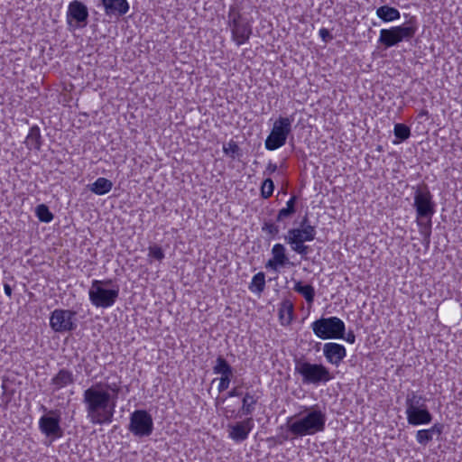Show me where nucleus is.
<instances>
[{
    "label": "nucleus",
    "mask_w": 462,
    "mask_h": 462,
    "mask_svg": "<svg viewBox=\"0 0 462 462\" xmlns=\"http://www.w3.org/2000/svg\"><path fill=\"white\" fill-rule=\"evenodd\" d=\"M121 383L119 376L110 375L83 392L82 403L90 423L106 425L113 421Z\"/></svg>",
    "instance_id": "1"
},
{
    "label": "nucleus",
    "mask_w": 462,
    "mask_h": 462,
    "mask_svg": "<svg viewBox=\"0 0 462 462\" xmlns=\"http://www.w3.org/2000/svg\"><path fill=\"white\" fill-rule=\"evenodd\" d=\"M412 189L414 190L413 208L416 211L415 221L424 244L428 245L430 242L431 219L436 211V204L427 184L422 183Z\"/></svg>",
    "instance_id": "2"
},
{
    "label": "nucleus",
    "mask_w": 462,
    "mask_h": 462,
    "mask_svg": "<svg viewBox=\"0 0 462 462\" xmlns=\"http://www.w3.org/2000/svg\"><path fill=\"white\" fill-rule=\"evenodd\" d=\"M326 420L324 412L320 410H313L297 420L289 418L286 426L293 438H299L323 431Z\"/></svg>",
    "instance_id": "3"
},
{
    "label": "nucleus",
    "mask_w": 462,
    "mask_h": 462,
    "mask_svg": "<svg viewBox=\"0 0 462 462\" xmlns=\"http://www.w3.org/2000/svg\"><path fill=\"white\" fill-rule=\"evenodd\" d=\"M294 371L301 377L303 384L319 385L331 381L334 377L329 369L322 364H312L303 356L294 359Z\"/></svg>",
    "instance_id": "4"
},
{
    "label": "nucleus",
    "mask_w": 462,
    "mask_h": 462,
    "mask_svg": "<svg viewBox=\"0 0 462 462\" xmlns=\"http://www.w3.org/2000/svg\"><path fill=\"white\" fill-rule=\"evenodd\" d=\"M418 24L415 17H411L405 24L393 26L390 29H382L378 42L386 49L397 45L402 42L411 41L416 34Z\"/></svg>",
    "instance_id": "5"
},
{
    "label": "nucleus",
    "mask_w": 462,
    "mask_h": 462,
    "mask_svg": "<svg viewBox=\"0 0 462 462\" xmlns=\"http://www.w3.org/2000/svg\"><path fill=\"white\" fill-rule=\"evenodd\" d=\"M111 280H93L88 291L89 300L97 308L106 309L115 304L119 296V286L115 285L110 289L106 287L112 285Z\"/></svg>",
    "instance_id": "6"
},
{
    "label": "nucleus",
    "mask_w": 462,
    "mask_h": 462,
    "mask_svg": "<svg viewBox=\"0 0 462 462\" xmlns=\"http://www.w3.org/2000/svg\"><path fill=\"white\" fill-rule=\"evenodd\" d=\"M310 328L315 336L320 339L343 338L346 326L337 317L320 318L311 323Z\"/></svg>",
    "instance_id": "7"
},
{
    "label": "nucleus",
    "mask_w": 462,
    "mask_h": 462,
    "mask_svg": "<svg viewBox=\"0 0 462 462\" xmlns=\"http://www.w3.org/2000/svg\"><path fill=\"white\" fill-rule=\"evenodd\" d=\"M228 25L231 29L232 39L238 46L249 40L252 34V26L233 5L229 7L228 11Z\"/></svg>",
    "instance_id": "8"
},
{
    "label": "nucleus",
    "mask_w": 462,
    "mask_h": 462,
    "mask_svg": "<svg viewBox=\"0 0 462 462\" xmlns=\"http://www.w3.org/2000/svg\"><path fill=\"white\" fill-rule=\"evenodd\" d=\"M41 409L45 412L39 420V430L41 432L46 438L51 439V441L61 438L63 436V430L60 426V411L48 410L43 405H42Z\"/></svg>",
    "instance_id": "9"
},
{
    "label": "nucleus",
    "mask_w": 462,
    "mask_h": 462,
    "mask_svg": "<svg viewBox=\"0 0 462 462\" xmlns=\"http://www.w3.org/2000/svg\"><path fill=\"white\" fill-rule=\"evenodd\" d=\"M292 119L280 116L273 124V127L265 140V148L274 151L286 143L288 135L291 132Z\"/></svg>",
    "instance_id": "10"
},
{
    "label": "nucleus",
    "mask_w": 462,
    "mask_h": 462,
    "mask_svg": "<svg viewBox=\"0 0 462 462\" xmlns=\"http://www.w3.org/2000/svg\"><path fill=\"white\" fill-rule=\"evenodd\" d=\"M128 430L137 438L149 437L153 431L152 415L145 410H136L130 415Z\"/></svg>",
    "instance_id": "11"
},
{
    "label": "nucleus",
    "mask_w": 462,
    "mask_h": 462,
    "mask_svg": "<svg viewBox=\"0 0 462 462\" xmlns=\"http://www.w3.org/2000/svg\"><path fill=\"white\" fill-rule=\"evenodd\" d=\"M76 311L56 309L51 313L50 326L58 333L70 332L77 328Z\"/></svg>",
    "instance_id": "12"
},
{
    "label": "nucleus",
    "mask_w": 462,
    "mask_h": 462,
    "mask_svg": "<svg viewBox=\"0 0 462 462\" xmlns=\"http://www.w3.org/2000/svg\"><path fill=\"white\" fill-rule=\"evenodd\" d=\"M88 10L85 4L79 0L69 3L67 11V23L73 28H83L87 26Z\"/></svg>",
    "instance_id": "13"
},
{
    "label": "nucleus",
    "mask_w": 462,
    "mask_h": 462,
    "mask_svg": "<svg viewBox=\"0 0 462 462\" xmlns=\"http://www.w3.org/2000/svg\"><path fill=\"white\" fill-rule=\"evenodd\" d=\"M316 236L314 226H308L304 228H291L284 236V240L291 246L313 241Z\"/></svg>",
    "instance_id": "14"
},
{
    "label": "nucleus",
    "mask_w": 462,
    "mask_h": 462,
    "mask_svg": "<svg viewBox=\"0 0 462 462\" xmlns=\"http://www.w3.org/2000/svg\"><path fill=\"white\" fill-rule=\"evenodd\" d=\"M253 428L254 420L252 417H248L236 424L228 425V437L236 443L243 442L248 438Z\"/></svg>",
    "instance_id": "15"
},
{
    "label": "nucleus",
    "mask_w": 462,
    "mask_h": 462,
    "mask_svg": "<svg viewBox=\"0 0 462 462\" xmlns=\"http://www.w3.org/2000/svg\"><path fill=\"white\" fill-rule=\"evenodd\" d=\"M323 355L328 363L338 366L346 356V350L343 345L329 342L323 346Z\"/></svg>",
    "instance_id": "16"
},
{
    "label": "nucleus",
    "mask_w": 462,
    "mask_h": 462,
    "mask_svg": "<svg viewBox=\"0 0 462 462\" xmlns=\"http://www.w3.org/2000/svg\"><path fill=\"white\" fill-rule=\"evenodd\" d=\"M104 11L108 17H121L129 11L127 0H101Z\"/></svg>",
    "instance_id": "17"
},
{
    "label": "nucleus",
    "mask_w": 462,
    "mask_h": 462,
    "mask_svg": "<svg viewBox=\"0 0 462 462\" xmlns=\"http://www.w3.org/2000/svg\"><path fill=\"white\" fill-rule=\"evenodd\" d=\"M273 257L266 263L265 267L276 271L278 267L291 264L286 255V248L282 244H275L272 248Z\"/></svg>",
    "instance_id": "18"
},
{
    "label": "nucleus",
    "mask_w": 462,
    "mask_h": 462,
    "mask_svg": "<svg viewBox=\"0 0 462 462\" xmlns=\"http://www.w3.org/2000/svg\"><path fill=\"white\" fill-rule=\"evenodd\" d=\"M75 383L73 373L68 369H60L51 380L52 392H58L60 389L71 385Z\"/></svg>",
    "instance_id": "19"
},
{
    "label": "nucleus",
    "mask_w": 462,
    "mask_h": 462,
    "mask_svg": "<svg viewBox=\"0 0 462 462\" xmlns=\"http://www.w3.org/2000/svg\"><path fill=\"white\" fill-rule=\"evenodd\" d=\"M405 413L408 423L412 426L429 424L432 420V415L429 411L428 407L413 410Z\"/></svg>",
    "instance_id": "20"
},
{
    "label": "nucleus",
    "mask_w": 462,
    "mask_h": 462,
    "mask_svg": "<svg viewBox=\"0 0 462 462\" xmlns=\"http://www.w3.org/2000/svg\"><path fill=\"white\" fill-rule=\"evenodd\" d=\"M279 320L282 326L287 327L291 324L294 318V305L289 299H283L279 305Z\"/></svg>",
    "instance_id": "21"
},
{
    "label": "nucleus",
    "mask_w": 462,
    "mask_h": 462,
    "mask_svg": "<svg viewBox=\"0 0 462 462\" xmlns=\"http://www.w3.org/2000/svg\"><path fill=\"white\" fill-rule=\"evenodd\" d=\"M24 143L30 150L39 151L42 147V135L38 125H33L30 128L29 133L25 138Z\"/></svg>",
    "instance_id": "22"
},
{
    "label": "nucleus",
    "mask_w": 462,
    "mask_h": 462,
    "mask_svg": "<svg viewBox=\"0 0 462 462\" xmlns=\"http://www.w3.org/2000/svg\"><path fill=\"white\" fill-rule=\"evenodd\" d=\"M258 397L252 392H246L242 399V407L239 411L241 415H252L255 410Z\"/></svg>",
    "instance_id": "23"
},
{
    "label": "nucleus",
    "mask_w": 462,
    "mask_h": 462,
    "mask_svg": "<svg viewBox=\"0 0 462 462\" xmlns=\"http://www.w3.org/2000/svg\"><path fill=\"white\" fill-rule=\"evenodd\" d=\"M405 406V412L427 407L426 398L418 394L416 392H411L406 396Z\"/></svg>",
    "instance_id": "24"
},
{
    "label": "nucleus",
    "mask_w": 462,
    "mask_h": 462,
    "mask_svg": "<svg viewBox=\"0 0 462 462\" xmlns=\"http://www.w3.org/2000/svg\"><path fill=\"white\" fill-rule=\"evenodd\" d=\"M376 15L385 23L398 20L401 14L398 9L389 5H382L376 9Z\"/></svg>",
    "instance_id": "25"
},
{
    "label": "nucleus",
    "mask_w": 462,
    "mask_h": 462,
    "mask_svg": "<svg viewBox=\"0 0 462 462\" xmlns=\"http://www.w3.org/2000/svg\"><path fill=\"white\" fill-rule=\"evenodd\" d=\"M113 188V182L106 178L99 177L89 186V190L97 195H105Z\"/></svg>",
    "instance_id": "26"
},
{
    "label": "nucleus",
    "mask_w": 462,
    "mask_h": 462,
    "mask_svg": "<svg viewBox=\"0 0 462 462\" xmlns=\"http://www.w3.org/2000/svg\"><path fill=\"white\" fill-rule=\"evenodd\" d=\"M293 290L302 295L308 304H312L315 298V289L312 285H303L301 282H296Z\"/></svg>",
    "instance_id": "27"
},
{
    "label": "nucleus",
    "mask_w": 462,
    "mask_h": 462,
    "mask_svg": "<svg viewBox=\"0 0 462 462\" xmlns=\"http://www.w3.org/2000/svg\"><path fill=\"white\" fill-rule=\"evenodd\" d=\"M213 373L221 376H233V368L222 356H219L213 366Z\"/></svg>",
    "instance_id": "28"
},
{
    "label": "nucleus",
    "mask_w": 462,
    "mask_h": 462,
    "mask_svg": "<svg viewBox=\"0 0 462 462\" xmlns=\"http://www.w3.org/2000/svg\"><path fill=\"white\" fill-rule=\"evenodd\" d=\"M248 289L260 295L265 289V274L263 272H259L254 275L252 282H250Z\"/></svg>",
    "instance_id": "29"
},
{
    "label": "nucleus",
    "mask_w": 462,
    "mask_h": 462,
    "mask_svg": "<svg viewBox=\"0 0 462 462\" xmlns=\"http://www.w3.org/2000/svg\"><path fill=\"white\" fill-rule=\"evenodd\" d=\"M35 215L38 219L44 223L52 221L54 216L45 204H40L35 208Z\"/></svg>",
    "instance_id": "30"
},
{
    "label": "nucleus",
    "mask_w": 462,
    "mask_h": 462,
    "mask_svg": "<svg viewBox=\"0 0 462 462\" xmlns=\"http://www.w3.org/2000/svg\"><path fill=\"white\" fill-rule=\"evenodd\" d=\"M394 135L399 141H394V143H398L402 141L407 140L411 135V129L408 125L404 124H396L394 125Z\"/></svg>",
    "instance_id": "31"
},
{
    "label": "nucleus",
    "mask_w": 462,
    "mask_h": 462,
    "mask_svg": "<svg viewBox=\"0 0 462 462\" xmlns=\"http://www.w3.org/2000/svg\"><path fill=\"white\" fill-rule=\"evenodd\" d=\"M223 152L232 159L239 158L242 155L240 147L233 140L229 141L226 144H224Z\"/></svg>",
    "instance_id": "32"
},
{
    "label": "nucleus",
    "mask_w": 462,
    "mask_h": 462,
    "mask_svg": "<svg viewBox=\"0 0 462 462\" xmlns=\"http://www.w3.org/2000/svg\"><path fill=\"white\" fill-rule=\"evenodd\" d=\"M262 231L270 236V237L274 238L280 233L279 226L272 221H264L262 226Z\"/></svg>",
    "instance_id": "33"
},
{
    "label": "nucleus",
    "mask_w": 462,
    "mask_h": 462,
    "mask_svg": "<svg viewBox=\"0 0 462 462\" xmlns=\"http://www.w3.org/2000/svg\"><path fill=\"white\" fill-rule=\"evenodd\" d=\"M273 189H274L273 181L270 178H267L263 180V182L261 186V196L263 199H268L273 195Z\"/></svg>",
    "instance_id": "34"
},
{
    "label": "nucleus",
    "mask_w": 462,
    "mask_h": 462,
    "mask_svg": "<svg viewBox=\"0 0 462 462\" xmlns=\"http://www.w3.org/2000/svg\"><path fill=\"white\" fill-rule=\"evenodd\" d=\"M148 251V256L158 261H162L165 256L162 248L157 245L149 246Z\"/></svg>",
    "instance_id": "35"
},
{
    "label": "nucleus",
    "mask_w": 462,
    "mask_h": 462,
    "mask_svg": "<svg viewBox=\"0 0 462 462\" xmlns=\"http://www.w3.org/2000/svg\"><path fill=\"white\" fill-rule=\"evenodd\" d=\"M416 440L420 445L426 446L430 441L432 440V437L429 434V430H420L416 433Z\"/></svg>",
    "instance_id": "36"
},
{
    "label": "nucleus",
    "mask_w": 462,
    "mask_h": 462,
    "mask_svg": "<svg viewBox=\"0 0 462 462\" xmlns=\"http://www.w3.org/2000/svg\"><path fill=\"white\" fill-rule=\"evenodd\" d=\"M291 250L295 253L300 254L302 257H306L307 254L311 251L309 245H306L305 243L299 244L291 246Z\"/></svg>",
    "instance_id": "37"
},
{
    "label": "nucleus",
    "mask_w": 462,
    "mask_h": 462,
    "mask_svg": "<svg viewBox=\"0 0 462 462\" xmlns=\"http://www.w3.org/2000/svg\"><path fill=\"white\" fill-rule=\"evenodd\" d=\"M293 214H294V212L291 211V209H289L287 208H283L279 210L277 217H276V221L277 222L283 221L286 218L291 217Z\"/></svg>",
    "instance_id": "38"
},
{
    "label": "nucleus",
    "mask_w": 462,
    "mask_h": 462,
    "mask_svg": "<svg viewBox=\"0 0 462 462\" xmlns=\"http://www.w3.org/2000/svg\"><path fill=\"white\" fill-rule=\"evenodd\" d=\"M233 376H221L217 390L219 393L226 391L230 384Z\"/></svg>",
    "instance_id": "39"
},
{
    "label": "nucleus",
    "mask_w": 462,
    "mask_h": 462,
    "mask_svg": "<svg viewBox=\"0 0 462 462\" xmlns=\"http://www.w3.org/2000/svg\"><path fill=\"white\" fill-rule=\"evenodd\" d=\"M444 425L441 423H435L431 428L427 429L429 434L433 438V435L440 436L443 432Z\"/></svg>",
    "instance_id": "40"
},
{
    "label": "nucleus",
    "mask_w": 462,
    "mask_h": 462,
    "mask_svg": "<svg viewBox=\"0 0 462 462\" xmlns=\"http://www.w3.org/2000/svg\"><path fill=\"white\" fill-rule=\"evenodd\" d=\"M278 444H282L284 441L289 439H294L293 435H291L288 430L286 433H282L273 438Z\"/></svg>",
    "instance_id": "41"
},
{
    "label": "nucleus",
    "mask_w": 462,
    "mask_h": 462,
    "mask_svg": "<svg viewBox=\"0 0 462 462\" xmlns=\"http://www.w3.org/2000/svg\"><path fill=\"white\" fill-rule=\"evenodd\" d=\"M319 34L323 42H328V41L332 40L333 36L329 32V31L326 28H321L319 32Z\"/></svg>",
    "instance_id": "42"
},
{
    "label": "nucleus",
    "mask_w": 462,
    "mask_h": 462,
    "mask_svg": "<svg viewBox=\"0 0 462 462\" xmlns=\"http://www.w3.org/2000/svg\"><path fill=\"white\" fill-rule=\"evenodd\" d=\"M296 200H297V197L296 196H292L286 203V207L287 208L291 209V211H293L294 213L296 212V208H295V203H296Z\"/></svg>",
    "instance_id": "43"
},
{
    "label": "nucleus",
    "mask_w": 462,
    "mask_h": 462,
    "mask_svg": "<svg viewBox=\"0 0 462 462\" xmlns=\"http://www.w3.org/2000/svg\"><path fill=\"white\" fill-rule=\"evenodd\" d=\"M343 338H345V340H346V342H348V343H350V344H354V343H355V341H356V335H355L354 331L350 330V331H348V333L346 334V337H344Z\"/></svg>",
    "instance_id": "44"
},
{
    "label": "nucleus",
    "mask_w": 462,
    "mask_h": 462,
    "mask_svg": "<svg viewBox=\"0 0 462 462\" xmlns=\"http://www.w3.org/2000/svg\"><path fill=\"white\" fill-rule=\"evenodd\" d=\"M276 170H277V165L275 163L269 162L264 173L272 174V173L275 172Z\"/></svg>",
    "instance_id": "45"
},
{
    "label": "nucleus",
    "mask_w": 462,
    "mask_h": 462,
    "mask_svg": "<svg viewBox=\"0 0 462 462\" xmlns=\"http://www.w3.org/2000/svg\"><path fill=\"white\" fill-rule=\"evenodd\" d=\"M241 395H242V393L238 390L237 387L233 388L227 393V397H238V396H241Z\"/></svg>",
    "instance_id": "46"
},
{
    "label": "nucleus",
    "mask_w": 462,
    "mask_h": 462,
    "mask_svg": "<svg viewBox=\"0 0 462 462\" xmlns=\"http://www.w3.org/2000/svg\"><path fill=\"white\" fill-rule=\"evenodd\" d=\"M4 291H5V293L9 297L11 298L12 296V288L9 284L7 283H5L4 284Z\"/></svg>",
    "instance_id": "47"
},
{
    "label": "nucleus",
    "mask_w": 462,
    "mask_h": 462,
    "mask_svg": "<svg viewBox=\"0 0 462 462\" xmlns=\"http://www.w3.org/2000/svg\"><path fill=\"white\" fill-rule=\"evenodd\" d=\"M308 221H309L308 217H307V216H305V217H303V219L301 220V222H300V228H304V227H306V226H310V225L308 224Z\"/></svg>",
    "instance_id": "48"
}]
</instances>
